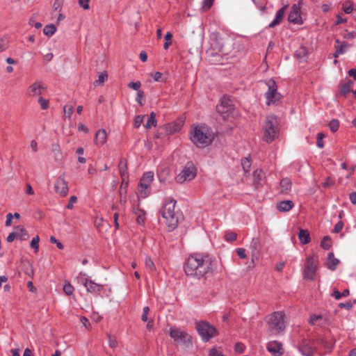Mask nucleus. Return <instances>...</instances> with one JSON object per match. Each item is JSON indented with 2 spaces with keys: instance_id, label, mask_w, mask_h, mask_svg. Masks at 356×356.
<instances>
[{
  "instance_id": "obj_62",
  "label": "nucleus",
  "mask_w": 356,
  "mask_h": 356,
  "mask_svg": "<svg viewBox=\"0 0 356 356\" xmlns=\"http://www.w3.org/2000/svg\"><path fill=\"white\" fill-rule=\"evenodd\" d=\"M77 197L76 196H71L70 198V201L68 204L67 205V208L68 209H73V204L76 202Z\"/></svg>"
},
{
  "instance_id": "obj_33",
  "label": "nucleus",
  "mask_w": 356,
  "mask_h": 356,
  "mask_svg": "<svg viewBox=\"0 0 356 356\" xmlns=\"http://www.w3.org/2000/svg\"><path fill=\"white\" fill-rule=\"evenodd\" d=\"M156 125V114L154 112H152L150 115L147 121V122L144 124L146 129H150L152 127H155Z\"/></svg>"
},
{
  "instance_id": "obj_26",
  "label": "nucleus",
  "mask_w": 356,
  "mask_h": 356,
  "mask_svg": "<svg viewBox=\"0 0 356 356\" xmlns=\"http://www.w3.org/2000/svg\"><path fill=\"white\" fill-rule=\"evenodd\" d=\"M335 42L336 44L334 47L338 51V53H341V54H345L349 47L348 43L346 42H341L339 39H337Z\"/></svg>"
},
{
  "instance_id": "obj_6",
  "label": "nucleus",
  "mask_w": 356,
  "mask_h": 356,
  "mask_svg": "<svg viewBox=\"0 0 356 356\" xmlns=\"http://www.w3.org/2000/svg\"><path fill=\"white\" fill-rule=\"evenodd\" d=\"M266 83L268 86V90L265 93L266 105L270 106L271 104H276L282 97L281 94L277 92V86L276 82L273 79H269L266 82Z\"/></svg>"
},
{
  "instance_id": "obj_38",
  "label": "nucleus",
  "mask_w": 356,
  "mask_h": 356,
  "mask_svg": "<svg viewBox=\"0 0 356 356\" xmlns=\"http://www.w3.org/2000/svg\"><path fill=\"white\" fill-rule=\"evenodd\" d=\"M241 165L245 172H248L251 167V162L249 158L245 157L241 160Z\"/></svg>"
},
{
  "instance_id": "obj_14",
  "label": "nucleus",
  "mask_w": 356,
  "mask_h": 356,
  "mask_svg": "<svg viewBox=\"0 0 356 356\" xmlns=\"http://www.w3.org/2000/svg\"><path fill=\"white\" fill-rule=\"evenodd\" d=\"M288 19L290 22L295 24H301L302 23L300 7L299 5L294 4L289 14Z\"/></svg>"
},
{
  "instance_id": "obj_16",
  "label": "nucleus",
  "mask_w": 356,
  "mask_h": 356,
  "mask_svg": "<svg viewBox=\"0 0 356 356\" xmlns=\"http://www.w3.org/2000/svg\"><path fill=\"white\" fill-rule=\"evenodd\" d=\"M267 350L274 356H281L284 353V349L281 343L273 341L267 344Z\"/></svg>"
},
{
  "instance_id": "obj_27",
  "label": "nucleus",
  "mask_w": 356,
  "mask_h": 356,
  "mask_svg": "<svg viewBox=\"0 0 356 356\" xmlns=\"http://www.w3.org/2000/svg\"><path fill=\"white\" fill-rule=\"evenodd\" d=\"M298 238L302 244H307L310 241L309 233L306 229H300Z\"/></svg>"
},
{
  "instance_id": "obj_22",
  "label": "nucleus",
  "mask_w": 356,
  "mask_h": 356,
  "mask_svg": "<svg viewBox=\"0 0 356 356\" xmlns=\"http://www.w3.org/2000/svg\"><path fill=\"white\" fill-rule=\"evenodd\" d=\"M134 212L136 215V222L138 225H144L145 221V211L138 207L134 208Z\"/></svg>"
},
{
  "instance_id": "obj_43",
  "label": "nucleus",
  "mask_w": 356,
  "mask_h": 356,
  "mask_svg": "<svg viewBox=\"0 0 356 356\" xmlns=\"http://www.w3.org/2000/svg\"><path fill=\"white\" fill-rule=\"evenodd\" d=\"M236 238H237L236 234L233 232H226L225 234V239L229 242H232V241H236Z\"/></svg>"
},
{
  "instance_id": "obj_51",
  "label": "nucleus",
  "mask_w": 356,
  "mask_h": 356,
  "mask_svg": "<svg viewBox=\"0 0 356 356\" xmlns=\"http://www.w3.org/2000/svg\"><path fill=\"white\" fill-rule=\"evenodd\" d=\"M144 115H137L134 119V127L138 128L143 122Z\"/></svg>"
},
{
  "instance_id": "obj_37",
  "label": "nucleus",
  "mask_w": 356,
  "mask_h": 356,
  "mask_svg": "<svg viewBox=\"0 0 356 356\" xmlns=\"http://www.w3.org/2000/svg\"><path fill=\"white\" fill-rule=\"evenodd\" d=\"M321 247L324 250H329L331 248L332 243L329 236H324L321 243Z\"/></svg>"
},
{
  "instance_id": "obj_19",
  "label": "nucleus",
  "mask_w": 356,
  "mask_h": 356,
  "mask_svg": "<svg viewBox=\"0 0 356 356\" xmlns=\"http://www.w3.org/2000/svg\"><path fill=\"white\" fill-rule=\"evenodd\" d=\"M107 140V134L104 129H99L97 131L95 138V143L97 145H103Z\"/></svg>"
},
{
  "instance_id": "obj_54",
  "label": "nucleus",
  "mask_w": 356,
  "mask_h": 356,
  "mask_svg": "<svg viewBox=\"0 0 356 356\" xmlns=\"http://www.w3.org/2000/svg\"><path fill=\"white\" fill-rule=\"evenodd\" d=\"M149 307H145L143 309V314L141 316V319L143 321H144V322L147 321V320H148L147 316L149 314Z\"/></svg>"
},
{
  "instance_id": "obj_31",
  "label": "nucleus",
  "mask_w": 356,
  "mask_h": 356,
  "mask_svg": "<svg viewBox=\"0 0 356 356\" xmlns=\"http://www.w3.org/2000/svg\"><path fill=\"white\" fill-rule=\"evenodd\" d=\"M300 350L305 356H313L314 348L307 343L302 344L300 348Z\"/></svg>"
},
{
  "instance_id": "obj_13",
  "label": "nucleus",
  "mask_w": 356,
  "mask_h": 356,
  "mask_svg": "<svg viewBox=\"0 0 356 356\" xmlns=\"http://www.w3.org/2000/svg\"><path fill=\"white\" fill-rule=\"evenodd\" d=\"M55 191L60 194L61 196L65 197L68 193V186L67 182L65 179L63 175H60L55 183Z\"/></svg>"
},
{
  "instance_id": "obj_21",
  "label": "nucleus",
  "mask_w": 356,
  "mask_h": 356,
  "mask_svg": "<svg viewBox=\"0 0 356 356\" xmlns=\"http://www.w3.org/2000/svg\"><path fill=\"white\" fill-rule=\"evenodd\" d=\"M17 238L21 241H26L29 238L27 231L24 229V226L18 225L15 227Z\"/></svg>"
},
{
  "instance_id": "obj_23",
  "label": "nucleus",
  "mask_w": 356,
  "mask_h": 356,
  "mask_svg": "<svg viewBox=\"0 0 356 356\" xmlns=\"http://www.w3.org/2000/svg\"><path fill=\"white\" fill-rule=\"evenodd\" d=\"M339 260L334 257L333 252H330L327 256V267L332 270H334L337 268Z\"/></svg>"
},
{
  "instance_id": "obj_40",
  "label": "nucleus",
  "mask_w": 356,
  "mask_h": 356,
  "mask_svg": "<svg viewBox=\"0 0 356 356\" xmlns=\"http://www.w3.org/2000/svg\"><path fill=\"white\" fill-rule=\"evenodd\" d=\"M39 242H40V238L38 236L33 237L31 241L30 246H31V248H32L35 250V252H38L39 250Z\"/></svg>"
},
{
  "instance_id": "obj_48",
  "label": "nucleus",
  "mask_w": 356,
  "mask_h": 356,
  "mask_svg": "<svg viewBox=\"0 0 356 356\" xmlns=\"http://www.w3.org/2000/svg\"><path fill=\"white\" fill-rule=\"evenodd\" d=\"M145 264L146 268H148L149 270H155L154 264L149 257H147L145 258Z\"/></svg>"
},
{
  "instance_id": "obj_50",
  "label": "nucleus",
  "mask_w": 356,
  "mask_h": 356,
  "mask_svg": "<svg viewBox=\"0 0 356 356\" xmlns=\"http://www.w3.org/2000/svg\"><path fill=\"white\" fill-rule=\"evenodd\" d=\"M286 8V6H285L277 11L276 15H275V19H277L281 22V20L282 19V18L284 15Z\"/></svg>"
},
{
  "instance_id": "obj_9",
  "label": "nucleus",
  "mask_w": 356,
  "mask_h": 356,
  "mask_svg": "<svg viewBox=\"0 0 356 356\" xmlns=\"http://www.w3.org/2000/svg\"><path fill=\"white\" fill-rule=\"evenodd\" d=\"M154 180L153 172H147L143 174L138 185V192L142 197H146L149 192L148 188Z\"/></svg>"
},
{
  "instance_id": "obj_1",
  "label": "nucleus",
  "mask_w": 356,
  "mask_h": 356,
  "mask_svg": "<svg viewBox=\"0 0 356 356\" xmlns=\"http://www.w3.org/2000/svg\"><path fill=\"white\" fill-rule=\"evenodd\" d=\"M215 261L211 256L204 253L191 254L184 264V271L188 276L200 279L213 271Z\"/></svg>"
},
{
  "instance_id": "obj_57",
  "label": "nucleus",
  "mask_w": 356,
  "mask_h": 356,
  "mask_svg": "<svg viewBox=\"0 0 356 356\" xmlns=\"http://www.w3.org/2000/svg\"><path fill=\"white\" fill-rule=\"evenodd\" d=\"M49 241L51 243L56 244V246L58 247V249L63 250L64 248V245L60 241H58L54 236H51L50 237Z\"/></svg>"
},
{
  "instance_id": "obj_55",
  "label": "nucleus",
  "mask_w": 356,
  "mask_h": 356,
  "mask_svg": "<svg viewBox=\"0 0 356 356\" xmlns=\"http://www.w3.org/2000/svg\"><path fill=\"white\" fill-rule=\"evenodd\" d=\"M145 94L144 92L142 90H138L137 92V97H136V102L139 104L140 106L143 105V102L142 101V99L144 97Z\"/></svg>"
},
{
  "instance_id": "obj_28",
  "label": "nucleus",
  "mask_w": 356,
  "mask_h": 356,
  "mask_svg": "<svg viewBox=\"0 0 356 356\" xmlns=\"http://www.w3.org/2000/svg\"><path fill=\"white\" fill-rule=\"evenodd\" d=\"M120 175L123 180L128 177L127 161L122 159L118 165Z\"/></svg>"
},
{
  "instance_id": "obj_47",
  "label": "nucleus",
  "mask_w": 356,
  "mask_h": 356,
  "mask_svg": "<svg viewBox=\"0 0 356 356\" xmlns=\"http://www.w3.org/2000/svg\"><path fill=\"white\" fill-rule=\"evenodd\" d=\"M74 287L70 283H66L63 286V291L65 293V294L70 296L72 295L74 292Z\"/></svg>"
},
{
  "instance_id": "obj_11",
  "label": "nucleus",
  "mask_w": 356,
  "mask_h": 356,
  "mask_svg": "<svg viewBox=\"0 0 356 356\" xmlns=\"http://www.w3.org/2000/svg\"><path fill=\"white\" fill-rule=\"evenodd\" d=\"M169 334L170 337L176 341H180L184 343H191L188 333L184 331H181L179 329L170 328Z\"/></svg>"
},
{
  "instance_id": "obj_63",
  "label": "nucleus",
  "mask_w": 356,
  "mask_h": 356,
  "mask_svg": "<svg viewBox=\"0 0 356 356\" xmlns=\"http://www.w3.org/2000/svg\"><path fill=\"white\" fill-rule=\"evenodd\" d=\"M321 318H322V316L321 315L314 314V315L311 316V317H310L309 323L312 324V325H314V323L317 320L321 319Z\"/></svg>"
},
{
  "instance_id": "obj_59",
  "label": "nucleus",
  "mask_w": 356,
  "mask_h": 356,
  "mask_svg": "<svg viewBox=\"0 0 356 356\" xmlns=\"http://www.w3.org/2000/svg\"><path fill=\"white\" fill-rule=\"evenodd\" d=\"M89 1L90 0H79V4L84 10H88L90 8Z\"/></svg>"
},
{
  "instance_id": "obj_8",
  "label": "nucleus",
  "mask_w": 356,
  "mask_h": 356,
  "mask_svg": "<svg viewBox=\"0 0 356 356\" xmlns=\"http://www.w3.org/2000/svg\"><path fill=\"white\" fill-rule=\"evenodd\" d=\"M197 175V169L193 163L188 162L175 177L176 181L182 184L193 180Z\"/></svg>"
},
{
  "instance_id": "obj_4",
  "label": "nucleus",
  "mask_w": 356,
  "mask_h": 356,
  "mask_svg": "<svg viewBox=\"0 0 356 356\" xmlns=\"http://www.w3.org/2000/svg\"><path fill=\"white\" fill-rule=\"evenodd\" d=\"M285 314L283 312H275L266 317L268 331L270 334L278 335L286 328Z\"/></svg>"
},
{
  "instance_id": "obj_12",
  "label": "nucleus",
  "mask_w": 356,
  "mask_h": 356,
  "mask_svg": "<svg viewBox=\"0 0 356 356\" xmlns=\"http://www.w3.org/2000/svg\"><path fill=\"white\" fill-rule=\"evenodd\" d=\"M216 109L221 115L227 114V117H228L229 114L233 111L234 107L229 99L223 97L221 99L220 104L217 106Z\"/></svg>"
},
{
  "instance_id": "obj_18",
  "label": "nucleus",
  "mask_w": 356,
  "mask_h": 356,
  "mask_svg": "<svg viewBox=\"0 0 356 356\" xmlns=\"http://www.w3.org/2000/svg\"><path fill=\"white\" fill-rule=\"evenodd\" d=\"M291 186L292 183L289 178L285 177L282 179L280 182V193L284 195L289 194L291 189Z\"/></svg>"
},
{
  "instance_id": "obj_20",
  "label": "nucleus",
  "mask_w": 356,
  "mask_h": 356,
  "mask_svg": "<svg viewBox=\"0 0 356 356\" xmlns=\"http://www.w3.org/2000/svg\"><path fill=\"white\" fill-rule=\"evenodd\" d=\"M293 206L294 204L291 200H284L277 204V209L280 211L286 212L290 211Z\"/></svg>"
},
{
  "instance_id": "obj_24",
  "label": "nucleus",
  "mask_w": 356,
  "mask_h": 356,
  "mask_svg": "<svg viewBox=\"0 0 356 356\" xmlns=\"http://www.w3.org/2000/svg\"><path fill=\"white\" fill-rule=\"evenodd\" d=\"M211 46L213 47V49L218 52H221L223 54H228V52L225 49V43L222 42V39H216L211 44Z\"/></svg>"
},
{
  "instance_id": "obj_17",
  "label": "nucleus",
  "mask_w": 356,
  "mask_h": 356,
  "mask_svg": "<svg viewBox=\"0 0 356 356\" xmlns=\"http://www.w3.org/2000/svg\"><path fill=\"white\" fill-rule=\"evenodd\" d=\"M44 90V88L40 83L35 82L29 86L27 92L29 96L35 97L40 95Z\"/></svg>"
},
{
  "instance_id": "obj_35",
  "label": "nucleus",
  "mask_w": 356,
  "mask_h": 356,
  "mask_svg": "<svg viewBox=\"0 0 356 356\" xmlns=\"http://www.w3.org/2000/svg\"><path fill=\"white\" fill-rule=\"evenodd\" d=\"M56 28L54 24H48L44 26L43 33L46 35L51 36L56 32Z\"/></svg>"
},
{
  "instance_id": "obj_2",
  "label": "nucleus",
  "mask_w": 356,
  "mask_h": 356,
  "mask_svg": "<svg viewBox=\"0 0 356 356\" xmlns=\"http://www.w3.org/2000/svg\"><path fill=\"white\" fill-rule=\"evenodd\" d=\"M189 135L192 143L199 147H207L213 140V136L210 129L202 124L193 126Z\"/></svg>"
},
{
  "instance_id": "obj_56",
  "label": "nucleus",
  "mask_w": 356,
  "mask_h": 356,
  "mask_svg": "<svg viewBox=\"0 0 356 356\" xmlns=\"http://www.w3.org/2000/svg\"><path fill=\"white\" fill-rule=\"evenodd\" d=\"M63 111L65 113V115L66 117H67L68 118H70L72 115V113H73L74 109H73L72 106L67 108V106H65L63 107Z\"/></svg>"
},
{
  "instance_id": "obj_45",
  "label": "nucleus",
  "mask_w": 356,
  "mask_h": 356,
  "mask_svg": "<svg viewBox=\"0 0 356 356\" xmlns=\"http://www.w3.org/2000/svg\"><path fill=\"white\" fill-rule=\"evenodd\" d=\"M342 8H343V10L346 13V14H350L353 12V10H354L353 7V4L350 1H348V2H346L343 4V6H342Z\"/></svg>"
},
{
  "instance_id": "obj_29",
  "label": "nucleus",
  "mask_w": 356,
  "mask_h": 356,
  "mask_svg": "<svg viewBox=\"0 0 356 356\" xmlns=\"http://www.w3.org/2000/svg\"><path fill=\"white\" fill-rule=\"evenodd\" d=\"M353 84V81L348 80L346 83L340 85V94L343 96H346L350 92L351 86Z\"/></svg>"
},
{
  "instance_id": "obj_42",
  "label": "nucleus",
  "mask_w": 356,
  "mask_h": 356,
  "mask_svg": "<svg viewBox=\"0 0 356 356\" xmlns=\"http://www.w3.org/2000/svg\"><path fill=\"white\" fill-rule=\"evenodd\" d=\"M339 127V122L338 120L334 119L329 123V127L332 132H335L338 130Z\"/></svg>"
},
{
  "instance_id": "obj_36",
  "label": "nucleus",
  "mask_w": 356,
  "mask_h": 356,
  "mask_svg": "<svg viewBox=\"0 0 356 356\" xmlns=\"http://www.w3.org/2000/svg\"><path fill=\"white\" fill-rule=\"evenodd\" d=\"M9 47V40L6 37L0 38V52L6 51Z\"/></svg>"
},
{
  "instance_id": "obj_64",
  "label": "nucleus",
  "mask_w": 356,
  "mask_h": 356,
  "mask_svg": "<svg viewBox=\"0 0 356 356\" xmlns=\"http://www.w3.org/2000/svg\"><path fill=\"white\" fill-rule=\"evenodd\" d=\"M349 198L353 204H356V192L351 193L349 195Z\"/></svg>"
},
{
  "instance_id": "obj_41",
  "label": "nucleus",
  "mask_w": 356,
  "mask_h": 356,
  "mask_svg": "<svg viewBox=\"0 0 356 356\" xmlns=\"http://www.w3.org/2000/svg\"><path fill=\"white\" fill-rule=\"evenodd\" d=\"M307 54V49L304 47H300L296 51V56L300 58L304 59Z\"/></svg>"
},
{
  "instance_id": "obj_49",
  "label": "nucleus",
  "mask_w": 356,
  "mask_h": 356,
  "mask_svg": "<svg viewBox=\"0 0 356 356\" xmlns=\"http://www.w3.org/2000/svg\"><path fill=\"white\" fill-rule=\"evenodd\" d=\"M108 337L109 346L112 348H116L118 344L116 339L111 334H108Z\"/></svg>"
},
{
  "instance_id": "obj_5",
  "label": "nucleus",
  "mask_w": 356,
  "mask_h": 356,
  "mask_svg": "<svg viewBox=\"0 0 356 356\" xmlns=\"http://www.w3.org/2000/svg\"><path fill=\"white\" fill-rule=\"evenodd\" d=\"M279 134L278 121L275 115L266 118L264 127V140L268 143H272Z\"/></svg>"
},
{
  "instance_id": "obj_61",
  "label": "nucleus",
  "mask_w": 356,
  "mask_h": 356,
  "mask_svg": "<svg viewBox=\"0 0 356 356\" xmlns=\"http://www.w3.org/2000/svg\"><path fill=\"white\" fill-rule=\"evenodd\" d=\"M236 253L241 259H245L247 257L245 250L244 248H238L236 250Z\"/></svg>"
},
{
  "instance_id": "obj_3",
  "label": "nucleus",
  "mask_w": 356,
  "mask_h": 356,
  "mask_svg": "<svg viewBox=\"0 0 356 356\" xmlns=\"http://www.w3.org/2000/svg\"><path fill=\"white\" fill-rule=\"evenodd\" d=\"M176 202L175 200L170 199L163 204L161 210L164 223L167 225L169 230L175 229L178 225V216L175 211Z\"/></svg>"
},
{
  "instance_id": "obj_7",
  "label": "nucleus",
  "mask_w": 356,
  "mask_h": 356,
  "mask_svg": "<svg viewBox=\"0 0 356 356\" xmlns=\"http://www.w3.org/2000/svg\"><path fill=\"white\" fill-rule=\"evenodd\" d=\"M196 329L198 334L204 341H208L217 334V330L215 327L207 322L202 321L196 323Z\"/></svg>"
},
{
  "instance_id": "obj_10",
  "label": "nucleus",
  "mask_w": 356,
  "mask_h": 356,
  "mask_svg": "<svg viewBox=\"0 0 356 356\" xmlns=\"http://www.w3.org/2000/svg\"><path fill=\"white\" fill-rule=\"evenodd\" d=\"M316 272V261L313 256L309 257L306 261L305 268L303 272L305 280H314Z\"/></svg>"
},
{
  "instance_id": "obj_53",
  "label": "nucleus",
  "mask_w": 356,
  "mask_h": 356,
  "mask_svg": "<svg viewBox=\"0 0 356 356\" xmlns=\"http://www.w3.org/2000/svg\"><path fill=\"white\" fill-rule=\"evenodd\" d=\"M128 87L135 90H139V88L141 87V83L140 81L136 82H130L128 84Z\"/></svg>"
},
{
  "instance_id": "obj_30",
  "label": "nucleus",
  "mask_w": 356,
  "mask_h": 356,
  "mask_svg": "<svg viewBox=\"0 0 356 356\" xmlns=\"http://www.w3.org/2000/svg\"><path fill=\"white\" fill-rule=\"evenodd\" d=\"M263 171L261 169H257L254 171L253 177H254V184L256 187H258L261 185V181L263 178Z\"/></svg>"
},
{
  "instance_id": "obj_58",
  "label": "nucleus",
  "mask_w": 356,
  "mask_h": 356,
  "mask_svg": "<svg viewBox=\"0 0 356 356\" xmlns=\"http://www.w3.org/2000/svg\"><path fill=\"white\" fill-rule=\"evenodd\" d=\"M343 227V222L342 221H339L335 225V226L333 229V232L339 233L342 230Z\"/></svg>"
},
{
  "instance_id": "obj_44",
  "label": "nucleus",
  "mask_w": 356,
  "mask_h": 356,
  "mask_svg": "<svg viewBox=\"0 0 356 356\" xmlns=\"http://www.w3.org/2000/svg\"><path fill=\"white\" fill-rule=\"evenodd\" d=\"M172 34L170 32H168L165 35V42L163 44V48L168 49L169 46L172 43Z\"/></svg>"
},
{
  "instance_id": "obj_15",
  "label": "nucleus",
  "mask_w": 356,
  "mask_h": 356,
  "mask_svg": "<svg viewBox=\"0 0 356 356\" xmlns=\"http://www.w3.org/2000/svg\"><path fill=\"white\" fill-rule=\"evenodd\" d=\"M82 284L86 287L88 293H98L104 289V286L102 284L95 283L88 278L84 279Z\"/></svg>"
},
{
  "instance_id": "obj_46",
  "label": "nucleus",
  "mask_w": 356,
  "mask_h": 356,
  "mask_svg": "<svg viewBox=\"0 0 356 356\" xmlns=\"http://www.w3.org/2000/svg\"><path fill=\"white\" fill-rule=\"evenodd\" d=\"M38 103L40 104L41 108L43 110H46L49 108V102L48 99L40 97L38 99Z\"/></svg>"
},
{
  "instance_id": "obj_34",
  "label": "nucleus",
  "mask_w": 356,
  "mask_h": 356,
  "mask_svg": "<svg viewBox=\"0 0 356 356\" xmlns=\"http://www.w3.org/2000/svg\"><path fill=\"white\" fill-rule=\"evenodd\" d=\"M259 247H260V241H259V238H253L250 243V248L252 250V253L254 254L258 253Z\"/></svg>"
},
{
  "instance_id": "obj_52",
  "label": "nucleus",
  "mask_w": 356,
  "mask_h": 356,
  "mask_svg": "<svg viewBox=\"0 0 356 356\" xmlns=\"http://www.w3.org/2000/svg\"><path fill=\"white\" fill-rule=\"evenodd\" d=\"M325 137V134L323 133H318L317 135V146L320 148H323L324 147V144L323 142V138Z\"/></svg>"
},
{
  "instance_id": "obj_25",
  "label": "nucleus",
  "mask_w": 356,
  "mask_h": 356,
  "mask_svg": "<svg viewBox=\"0 0 356 356\" xmlns=\"http://www.w3.org/2000/svg\"><path fill=\"white\" fill-rule=\"evenodd\" d=\"M181 123L173 122L166 124L165 129L169 134H172L179 131L181 129Z\"/></svg>"
},
{
  "instance_id": "obj_60",
  "label": "nucleus",
  "mask_w": 356,
  "mask_h": 356,
  "mask_svg": "<svg viewBox=\"0 0 356 356\" xmlns=\"http://www.w3.org/2000/svg\"><path fill=\"white\" fill-rule=\"evenodd\" d=\"M209 356H224L221 351L217 348H212L210 350Z\"/></svg>"
},
{
  "instance_id": "obj_39",
  "label": "nucleus",
  "mask_w": 356,
  "mask_h": 356,
  "mask_svg": "<svg viewBox=\"0 0 356 356\" xmlns=\"http://www.w3.org/2000/svg\"><path fill=\"white\" fill-rule=\"evenodd\" d=\"M214 0H203L201 10L203 12L208 11L213 6Z\"/></svg>"
},
{
  "instance_id": "obj_32",
  "label": "nucleus",
  "mask_w": 356,
  "mask_h": 356,
  "mask_svg": "<svg viewBox=\"0 0 356 356\" xmlns=\"http://www.w3.org/2000/svg\"><path fill=\"white\" fill-rule=\"evenodd\" d=\"M108 79V74L106 71L100 72L98 75V79L95 81L93 84L95 86L102 85Z\"/></svg>"
}]
</instances>
